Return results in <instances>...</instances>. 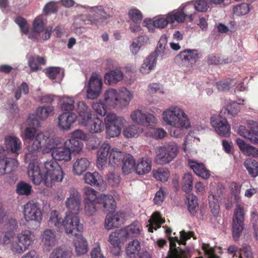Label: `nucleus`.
Returning a JSON list of instances; mask_svg holds the SVG:
<instances>
[{
  "instance_id": "f257e3e1",
  "label": "nucleus",
  "mask_w": 258,
  "mask_h": 258,
  "mask_svg": "<svg viewBox=\"0 0 258 258\" xmlns=\"http://www.w3.org/2000/svg\"><path fill=\"white\" fill-rule=\"evenodd\" d=\"M42 150L43 153L51 152V156L56 161H69L72 156L70 151L64 146L63 147H54L48 135L39 133L36 134L35 140L28 147L29 152L26 154V158L34 160L37 156L38 151Z\"/></svg>"
},
{
  "instance_id": "7ed1b4c3",
  "label": "nucleus",
  "mask_w": 258,
  "mask_h": 258,
  "mask_svg": "<svg viewBox=\"0 0 258 258\" xmlns=\"http://www.w3.org/2000/svg\"><path fill=\"white\" fill-rule=\"evenodd\" d=\"M125 120L113 113L108 114L105 118L106 136L113 138L118 136Z\"/></svg>"
},
{
  "instance_id": "ea45409f",
  "label": "nucleus",
  "mask_w": 258,
  "mask_h": 258,
  "mask_svg": "<svg viewBox=\"0 0 258 258\" xmlns=\"http://www.w3.org/2000/svg\"><path fill=\"white\" fill-rule=\"evenodd\" d=\"M122 72L117 69L114 70L106 73L104 76L105 82L109 84H116L123 79Z\"/></svg>"
},
{
  "instance_id": "3c124183",
  "label": "nucleus",
  "mask_w": 258,
  "mask_h": 258,
  "mask_svg": "<svg viewBox=\"0 0 258 258\" xmlns=\"http://www.w3.org/2000/svg\"><path fill=\"white\" fill-rule=\"evenodd\" d=\"M54 107L51 106H40L36 111V114L40 119H45L49 115L53 114Z\"/></svg>"
},
{
  "instance_id": "20e7f679",
  "label": "nucleus",
  "mask_w": 258,
  "mask_h": 258,
  "mask_svg": "<svg viewBox=\"0 0 258 258\" xmlns=\"http://www.w3.org/2000/svg\"><path fill=\"white\" fill-rule=\"evenodd\" d=\"M211 0H197L194 6L188 4L178 12V23L183 22L185 18L188 16L190 21L193 20V15L191 13L192 10L195 9L200 12H205L211 5Z\"/></svg>"
},
{
  "instance_id": "bb28decb",
  "label": "nucleus",
  "mask_w": 258,
  "mask_h": 258,
  "mask_svg": "<svg viewBox=\"0 0 258 258\" xmlns=\"http://www.w3.org/2000/svg\"><path fill=\"white\" fill-rule=\"evenodd\" d=\"M165 222V219L162 217V215L159 212L156 211L154 212L148 221L149 224L147 225L148 231L153 233L154 229L157 230L160 228L161 225Z\"/></svg>"
},
{
  "instance_id": "412c9836",
  "label": "nucleus",
  "mask_w": 258,
  "mask_h": 258,
  "mask_svg": "<svg viewBox=\"0 0 258 258\" xmlns=\"http://www.w3.org/2000/svg\"><path fill=\"white\" fill-rule=\"evenodd\" d=\"M126 234V233L125 231L119 229L111 233L109 235V242L114 248H117L118 251L115 253L116 255L119 254L121 244L126 239L125 236H124Z\"/></svg>"
},
{
  "instance_id": "9b49d317",
  "label": "nucleus",
  "mask_w": 258,
  "mask_h": 258,
  "mask_svg": "<svg viewBox=\"0 0 258 258\" xmlns=\"http://www.w3.org/2000/svg\"><path fill=\"white\" fill-rule=\"evenodd\" d=\"M69 196L65 202L69 213L78 215L82 210L81 195L76 189L71 188L69 190Z\"/></svg>"
},
{
  "instance_id": "39448f33",
  "label": "nucleus",
  "mask_w": 258,
  "mask_h": 258,
  "mask_svg": "<svg viewBox=\"0 0 258 258\" xmlns=\"http://www.w3.org/2000/svg\"><path fill=\"white\" fill-rule=\"evenodd\" d=\"M177 152V146L170 143L159 149V153L156 155V162L164 165L170 162L176 157Z\"/></svg>"
},
{
  "instance_id": "a19ab883",
  "label": "nucleus",
  "mask_w": 258,
  "mask_h": 258,
  "mask_svg": "<svg viewBox=\"0 0 258 258\" xmlns=\"http://www.w3.org/2000/svg\"><path fill=\"white\" fill-rule=\"evenodd\" d=\"M122 163V171L125 175L131 173L135 169V160L133 156L130 154H126Z\"/></svg>"
},
{
  "instance_id": "603ef678",
  "label": "nucleus",
  "mask_w": 258,
  "mask_h": 258,
  "mask_svg": "<svg viewBox=\"0 0 258 258\" xmlns=\"http://www.w3.org/2000/svg\"><path fill=\"white\" fill-rule=\"evenodd\" d=\"M153 177L158 181L165 182L167 181L170 176L169 171L165 168H159L152 171Z\"/></svg>"
},
{
  "instance_id": "6e6d98bb",
  "label": "nucleus",
  "mask_w": 258,
  "mask_h": 258,
  "mask_svg": "<svg viewBox=\"0 0 258 258\" xmlns=\"http://www.w3.org/2000/svg\"><path fill=\"white\" fill-rule=\"evenodd\" d=\"M209 200L211 212L214 216L216 217L218 216L220 211L218 199L216 196L213 194H210L209 196Z\"/></svg>"
},
{
  "instance_id": "2f4dec72",
  "label": "nucleus",
  "mask_w": 258,
  "mask_h": 258,
  "mask_svg": "<svg viewBox=\"0 0 258 258\" xmlns=\"http://www.w3.org/2000/svg\"><path fill=\"white\" fill-rule=\"evenodd\" d=\"M122 216L118 213L112 214L109 213L105 221V228L108 230L113 228H117L120 225L122 222L121 220Z\"/></svg>"
},
{
  "instance_id": "8fccbe9b",
  "label": "nucleus",
  "mask_w": 258,
  "mask_h": 258,
  "mask_svg": "<svg viewBox=\"0 0 258 258\" xmlns=\"http://www.w3.org/2000/svg\"><path fill=\"white\" fill-rule=\"evenodd\" d=\"M244 166L248 174L252 177L258 175V162L252 159H247L244 162Z\"/></svg>"
},
{
  "instance_id": "5fc2aeb1",
  "label": "nucleus",
  "mask_w": 258,
  "mask_h": 258,
  "mask_svg": "<svg viewBox=\"0 0 258 258\" xmlns=\"http://www.w3.org/2000/svg\"><path fill=\"white\" fill-rule=\"evenodd\" d=\"M181 59L188 61L195 62L199 57L197 50H186L181 52L178 55Z\"/></svg>"
},
{
  "instance_id": "f03ea898",
  "label": "nucleus",
  "mask_w": 258,
  "mask_h": 258,
  "mask_svg": "<svg viewBox=\"0 0 258 258\" xmlns=\"http://www.w3.org/2000/svg\"><path fill=\"white\" fill-rule=\"evenodd\" d=\"M46 172L44 174V184L48 187L53 186L55 182H60L63 178L62 168L54 159L48 160L44 164Z\"/></svg>"
},
{
  "instance_id": "0eeeda50",
  "label": "nucleus",
  "mask_w": 258,
  "mask_h": 258,
  "mask_svg": "<svg viewBox=\"0 0 258 258\" xmlns=\"http://www.w3.org/2000/svg\"><path fill=\"white\" fill-rule=\"evenodd\" d=\"M97 194L98 192L91 187L84 189L85 212L87 216L94 215L99 206L98 202H97Z\"/></svg>"
},
{
  "instance_id": "423d86ee",
  "label": "nucleus",
  "mask_w": 258,
  "mask_h": 258,
  "mask_svg": "<svg viewBox=\"0 0 258 258\" xmlns=\"http://www.w3.org/2000/svg\"><path fill=\"white\" fill-rule=\"evenodd\" d=\"M62 226L65 232L72 236H77L78 232H82L83 225L80 223L78 215L67 213L64 219L62 221Z\"/></svg>"
},
{
  "instance_id": "f704fd0d",
  "label": "nucleus",
  "mask_w": 258,
  "mask_h": 258,
  "mask_svg": "<svg viewBox=\"0 0 258 258\" xmlns=\"http://www.w3.org/2000/svg\"><path fill=\"white\" fill-rule=\"evenodd\" d=\"M152 161L146 158H142L138 160L135 167L136 173L139 175H143L149 173L151 170Z\"/></svg>"
},
{
  "instance_id": "49530a36",
  "label": "nucleus",
  "mask_w": 258,
  "mask_h": 258,
  "mask_svg": "<svg viewBox=\"0 0 258 258\" xmlns=\"http://www.w3.org/2000/svg\"><path fill=\"white\" fill-rule=\"evenodd\" d=\"M46 60L43 57L39 55L31 56L29 57L28 60V66L31 72H34L40 70L38 64L40 65H45Z\"/></svg>"
},
{
  "instance_id": "6ab92c4d",
  "label": "nucleus",
  "mask_w": 258,
  "mask_h": 258,
  "mask_svg": "<svg viewBox=\"0 0 258 258\" xmlns=\"http://www.w3.org/2000/svg\"><path fill=\"white\" fill-rule=\"evenodd\" d=\"M175 21H177V11H173L172 13H168L166 17L156 18L153 22V26L155 27L163 29L168 24H171V28L173 29V24Z\"/></svg>"
},
{
  "instance_id": "c9c22d12",
  "label": "nucleus",
  "mask_w": 258,
  "mask_h": 258,
  "mask_svg": "<svg viewBox=\"0 0 258 258\" xmlns=\"http://www.w3.org/2000/svg\"><path fill=\"white\" fill-rule=\"evenodd\" d=\"M85 183L93 186L99 187L103 181L102 176L97 172H86L84 176Z\"/></svg>"
},
{
  "instance_id": "393cba45",
  "label": "nucleus",
  "mask_w": 258,
  "mask_h": 258,
  "mask_svg": "<svg viewBox=\"0 0 258 258\" xmlns=\"http://www.w3.org/2000/svg\"><path fill=\"white\" fill-rule=\"evenodd\" d=\"M165 228V233L169 241V249L166 258H177V249L176 247V243L177 242V237L170 236L172 229L168 226H163Z\"/></svg>"
},
{
  "instance_id": "dca6fc26",
  "label": "nucleus",
  "mask_w": 258,
  "mask_h": 258,
  "mask_svg": "<svg viewBox=\"0 0 258 258\" xmlns=\"http://www.w3.org/2000/svg\"><path fill=\"white\" fill-rule=\"evenodd\" d=\"M80 125L85 126L86 130L92 134L100 133L104 129V123L103 121L98 117L93 118L92 116L83 120Z\"/></svg>"
},
{
  "instance_id": "e2e57ef3",
  "label": "nucleus",
  "mask_w": 258,
  "mask_h": 258,
  "mask_svg": "<svg viewBox=\"0 0 258 258\" xmlns=\"http://www.w3.org/2000/svg\"><path fill=\"white\" fill-rule=\"evenodd\" d=\"M128 15L130 19L134 23H140L143 19V14L142 12L137 8L131 9L128 12Z\"/></svg>"
},
{
  "instance_id": "37998d69",
  "label": "nucleus",
  "mask_w": 258,
  "mask_h": 258,
  "mask_svg": "<svg viewBox=\"0 0 258 258\" xmlns=\"http://www.w3.org/2000/svg\"><path fill=\"white\" fill-rule=\"evenodd\" d=\"M141 227L140 223L136 221L125 228L121 229L122 231L126 232V234L124 236L127 239L129 237H135L139 235L141 232Z\"/></svg>"
},
{
  "instance_id": "ddd939ff",
  "label": "nucleus",
  "mask_w": 258,
  "mask_h": 258,
  "mask_svg": "<svg viewBox=\"0 0 258 258\" xmlns=\"http://www.w3.org/2000/svg\"><path fill=\"white\" fill-rule=\"evenodd\" d=\"M211 123L218 135L223 137H228L230 135V126L227 119L222 116V112L219 115L211 118Z\"/></svg>"
},
{
  "instance_id": "774afa93",
  "label": "nucleus",
  "mask_w": 258,
  "mask_h": 258,
  "mask_svg": "<svg viewBox=\"0 0 258 258\" xmlns=\"http://www.w3.org/2000/svg\"><path fill=\"white\" fill-rule=\"evenodd\" d=\"M255 124L256 125L250 130L247 140L251 143L256 144H258V125Z\"/></svg>"
},
{
  "instance_id": "4c0bfd02",
  "label": "nucleus",
  "mask_w": 258,
  "mask_h": 258,
  "mask_svg": "<svg viewBox=\"0 0 258 258\" xmlns=\"http://www.w3.org/2000/svg\"><path fill=\"white\" fill-rule=\"evenodd\" d=\"M185 204L190 213L195 215L198 209L199 204L197 197L193 193L188 192L185 195Z\"/></svg>"
},
{
  "instance_id": "72a5a7b5",
  "label": "nucleus",
  "mask_w": 258,
  "mask_h": 258,
  "mask_svg": "<svg viewBox=\"0 0 258 258\" xmlns=\"http://www.w3.org/2000/svg\"><path fill=\"white\" fill-rule=\"evenodd\" d=\"M157 57L155 53H151L150 55L144 60L140 68V72L143 74L149 73L154 69L156 64Z\"/></svg>"
},
{
  "instance_id": "864d4df0",
  "label": "nucleus",
  "mask_w": 258,
  "mask_h": 258,
  "mask_svg": "<svg viewBox=\"0 0 258 258\" xmlns=\"http://www.w3.org/2000/svg\"><path fill=\"white\" fill-rule=\"evenodd\" d=\"M62 218L59 213L56 211H52L50 213V216L48 221V224L50 226H54L56 228L62 226Z\"/></svg>"
},
{
  "instance_id": "aec40b11",
  "label": "nucleus",
  "mask_w": 258,
  "mask_h": 258,
  "mask_svg": "<svg viewBox=\"0 0 258 258\" xmlns=\"http://www.w3.org/2000/svg\"><path fill=\"white\" fill-rule=\"evenodd\" d=\"M77 118V115L76 113L62 112L58 117V126L61 130L68 131Z\"/></svg>"
},
{
  "instance_id": "79ce46f5",
  "label": "nucleus",
  "mask_w": 258,
  "mask_h": 258,
  "mask_svg": "<svg viewBox=\"0 0 258 258\" xmlns=\"http://www.w3.org/2000/svg\"><path fill=\"white\" fill-rule=\"evenodd\" d=\"M65 147H67L70 151L71 154L79 153L82 149L83 144L80 140L71 138L67 140L64 143Z\"/></svg>"
},
{
  "instance_id": "a211bd4d",
  "label": "nucleus",
  "mask_w": 258,
  "mask_h": 258,
  "mask_svg": "<svg viewBox=\"0 0 258 258\" xmlns=\"http://www.w3.org/2000/svg\"><path fill=\"white\" fill-rule=\"evenodd\" d=\"M19 162L15 158L4 157L0 159V175L9 174L18 166Z\"/></svg>"
},
{
  "instance_id": "09e8293b",
  "label": "nucleus",
  "mask_w": 258,
  "mask_h": 258,
  "mask_svg": "<svg viewBox=\"0 0 258 258\" xmlns=\"http://www.w3.org/2000/svg\"><path fill=\"white\" fill-rule=\"evenodd\" d=\"M191 126L187 115L181 109L178 108V130H186Z\"/></svg>"
},
{
  "instance_id": "bf43d9fd",
  "label": "nucleus",
  "mask_w": 258,
  "mask_h": 258,
  "mask_svg": "<svg viewBox=\"0 0 258 258\" xmlns=\"http://www.w3.org/2000/svg\"><path fill=\"white\" fill-rule=\"evenodd\" d=\"M167 43V37L165 35H162L158 41L156 50L153 53H155L156 56L159 54L162 56L165 52L166 46Z\"/></svg>"
},
{
  "instance_id": "de8ad7c7",
  "label": "nucleus",
  "mask_w": 258,
  "mask_h": 258,
  "mask_svg": "<svg viewBox=\"0 0 258 258\" xmlns=\"http://www.w3.org/2000/svg\"><path fill=\"white\" fill-rule=\"evenodd\" d=\"M140 249V243L138 240L135 239L128 243L126 248V253L130 258H135L138 254Z\"/></svg>"
},
{
  "instance_id": "9d476101",
  "label": "nucleus",
  "mask_w": 258,
  "mask_h": 258,
  "mask_svg": "<svg viewBox=\"0 0 258 258\" xmlns=\"http://www.w3.org/2000/svg\"><path fill=\"white\" fill-rule=\"evenodd\" d=\"M34 237L33 232L28 230L22 231L17 236L19 243L22 245L18 243L14 244L12 247L13 251L19 253L23 252L33 243Z\"/></svg>"
},
{
  "instance_id": "4d7b16f0",
  "label": "nucleus",
  "mask_w": 258,
  "mask_h": 258,
  "mask_svg": "<svg viewBox=\"0 0 258 258\" xmlns=\"http://www.w3.org/2000/svg\"><path fill=\"white\" fill-rule=\"evenodd\" d=\"M193 186V178L190 173H185L182 178V189L186 192H190Z\"/></svg>"
},
{
  "instance_id": "13d9d810",
  "label": "nucleus",
  "mask_w": 258,
  "mask_h": 258,
  "mask_svg": "<svg viewBox=\"0 0 258 258\" xmlns=\"http://www.w3.org/2000/svg\"><path fill=\"white\" fill-rule=\"evenodd\" d=\"M16 191L19 195L29 196L32 191V186L23 181H21L17 184Z\"/></svg>"
},
{
  "instance_id": "c85d7f7f",
  "label": "nucleus",
  "mask_w": 258,
  "mask_h": 258,
  "mask_svg": "<svg viewBox=\"0 0 258 258\" xmlns=\"http://www.w3.org/2000/svg\"><path fill=\"white\" fill-rule=\"evenodd\" d=\"M126 154L117 148H112L109 156V164L112 167L121 165Z\"/></svg>"
},
{
  "instance_id": "c756f323",
  "label": "nucleus",
  "mask_w": 258,
  "mask_h": 258,
  "mask_svg": "<svg viewBox=\"0 0 258 258\" xmlns=\"http://www.w3.org/2000/svg\"><path fill=\"white\" fill-rule=\"evenodd\" d=\"M236 142L240 151L244 155L253 157H258V149L255 147L246 143L240 138L236 139Z\"/></svg>"
},
{
  "instance_id": "a18cd8bd",
  "label": "nucleus",
  "mask_w": 258,
  "mask_h": 258,
  "mask_svg": "<svg viewBox=\"0 0 258 258\" xmlns=\"http://www.w3.org/2000/svg\"><path fill=\"white\" fill-rule=\"evenodd\" d=\"M75 100L73 97L64 96L60 105V108L62 112L74 113L72 112V111L75 108Z\"/></svg>"
},
{
  "instance_id": "6e6552de",
  "label": "nucleus",
  "mask_w": 258,
  "mask_h": 258,
  "mask_svg": "<svg viewBox=\"0 0 258 258\" xmlns=\"http://www.w3.org/2000/svg\"><path fill=\"white\" fill-rule=\"evenodd\" d=\"M24 218L26 221L40 223L42 219V211L38 203L33 201L27 203L24 206Z\"/></svg>"
},
{
  "instance_id": "5701e85b",
  "label": "nucleus",
  "mask_w": 258,
  "mask_h": 258,
  "mask_svg": "<svg viewBox=\"0 0 258 258\" xmlns=\"http://www.w3.org/2000/svg\"><path fill=\"white\" fill-rule=\"evenodd\" d=\"M176 112V107H175L173 109H167L163 113V120L167 124L171 125L173 127V133L172 134V130H171V135L176 137V126L177 123V114Z\"/></svg>"
},
{
  "instance_id": "58836bf2",
  "label": "nucleus",
  "mask_w": 258,
  "mask_h": 258,
  "mask_svg": "<svg viewBox=\"0 0 258 258\" xmlns=\"http://www.w3.org/2000/svg\"><path fill=\"white\" fill-rule=\"evenodd\" d=\"M90 164L86 158H78L73 164V171L75 174L80 175L87 170Z\"/></svg>"
},
{
  "instance_id": "473e14b6",
  "label": "nucleus",
  "mask_w": 258,
  "mask_h": 258,
  "mask_svg": "<svg viewBox=\"0 0 258 258\" xmlns=\"http://www.w3.org/2000/svg\"><path fill=\"white\" fill-rule=\"evenodd\" d=\"M5 144L12 153L17 155L19 154L21 150V142L19 138L14 136L7 137L5 138Z\"/></svg>"
},
{
  "instance_id": "e433bc0d",
  "label": "nucleus",
  "mask_w": 258,
  "mask_h": 258,
  "mask_svg": "<svg viewBox=\"0 0 258 258\" xmlns=\"http://www.w3.org/2000/svg\"><path fill=\"white\" fill-rule=\"evenodd\" d=\"M77 111L79 115V123L80 124L84 120L92 116L91 110L84 101H79L77 104Z\"/></svg>"
},
{
  "instance_id": "680f3d73",
  "label": "nucleus",
  "mask_w": 258,
  "mask_h": 258,
  "mask_svg": "<svg viewBox=\"0 0 258 258\" xmlns=\"http://www.w3.org/2000/svg\"><path fill=\"white\" fill-rule=\"evenodd\" d=\"M142 132L140 128L135 124L129 125L124 130L123 134L127 138H132L138 136Z\"/></svg>"
},
{
  "instance_id": "c03bdc74",
  "label": "nucleus",
  "mask_w": 258,
  "mask_h": 258,
  "mask_svg": "<svg viewBox=\"0 0 258 258\" xmlns=\"http://www.w3.org/2000/svg\"><path fill=\"white\" fill-rule=\"evenodd\" d=\"M42 242L44 246H47L48 248L47 250H50V247L53 246L55 245L56 238L55 234L49 229H46L44 231L42 235Z\"/></svg>"
},
{
  "instance_id": "338daca9",
  "label": "nucleus",
  "mask_w": 258,
  "mask_h": 258,
  "mask_svg": "<svg viewBox=\"0 0 258 258\" xmlns=\"http://www.w3.org/2000/svg\"><path fill=\"white\" fill-rule=\"evenodd\" d=\"M29 92V88L28 84L23 82L18 87L17 89L15 92V97L17 100H19L21 97V93L24 95H27Z\"/></svg>"
},
{
  "instance_id": "2eb2a0df",
  "label": "nucleus",
  "mask_w": 258,
  "mask_h": 258,
  "mask_svg": "<svg viewBox=\"0 0 258 258\" xmlns=\"http://www.w3.org/2000/svg\"><path fill=\"white\" fill-rule=\"evenodd\" d=\"M29 177L34 184L38 185L41 182L44 183V175L42 173L37 162L29 163L27 170Z\"/></svg>"
},
{
  "instance_id": "69168bd1",
  "label": "nucleus",
  "mask_w": 258,
  "mask_h": 258,
  "mask_svg": "<svg viewBox=\"0 0 258 258\" xmlns=\"http://www.w3.org/2000/svg\"><path fill=\"white\" fill-rule=\"evenodd\" d=\"M250 7L248 4L243 3L233 8L234 14L238 16L244 15L249 13Z\"/></svg>"
},
{
  "instance_id": "a878e982",
  "label": "nucleus",
  "mask_w": 258,
  "mask_h": 258,
  "mask_svg": "<svg viewBox=\"0 0 258 258\" xmlns=\"http://www.w3.org/2000/svg\"><path fill=\"white\" fill-rule=\"evenodd\" d=\"M76 238L73 241L75 251L77 255H82L88 251V242L86 239L80 234L75 236Z\"/></svg>"
},
{
  "instance_id": "b1692460",
  "label": "nucleus",
  "mask_w": 258,
  "mask_h": 258,
  "mask_svg": "<svg viewBox=\"0 0 258 258\" xmlns=\"http://www.w3.org/2000/svg\"><path fill=\"white\" fill-rule=\"evenodd\" d=\"M15 22L19 26L21 31L25 34H28V38L33 41L37 40L40 37L39 33L36 32L34 30L33 32H29V26L27 21L25 19L21 16H18L15 19Z\"/></svg>"
},
{
  "instance_id": "052dcab7",
  "label": "nucleus",
  "mask_w": 258,
  "mask_h": 258,
  "mask_svg": "<svg viewBox=\"0 0 258 258\" xmlns=\"http://www.w3.org/2000/svg\"><path fill=\"white\" fill-rule=\"evenodd\" d=\"M72 252L61 248H55L50 254L49 258H71Z\"/></svg>"
},
{
  "instance_id": "4be33fe9",
  "label": "nucleus",
  "mask_w": 258,
  "mask_h": 258,
  "mask_svg": "<svg viewBox=\"0 0 258 258\" xmlns=\"http://www.w3.org/2000/svg\"><path fill=\"white\" fill-rule=\"evenodd\" d=\"M97 202H98L99 205H102L103 209L109 213L113 212L116 208V202L113 197L111 195H97Z\"/></svg>"
},
{
  "instance_id": "1a4fd4ad",
  "label": "nucleus",
  "mask_w": 258,
  "mask_h": 258,
  "mask_svg": "<svg viewBox=\"0 0 258 258\" xmlns=\"http://www.w3.org/2000/svg\"><path fill=\"white\" fill-rule=\"evenodd\" d=\"M244 213L243 208L238 204L236 206L232 220V232L234 240L236 241L243 229Z\"/></svg>"
},
{
  "instance_id": "0e129e2a",
  "label": "nucleus",
  "mask_w": 258,
  "mask_h": 258,
  "mask_svg": "<svg viewBox=\"0 0 258 258\" xmlns=\"http://www.w3.org/2000/svg\"><path fill=\"white\" fill-rule=\"evenodd\" d=\"M92 12L94 13V16L95 19H107L110 17V15L108 14L103 9L101 6H97L92 8Z\"/></svg>"
},
{
  "instance_id": "f8f14e48",
  "label": "nucleus",
  "mask_w": 258,
  "mask_h": 258,
  "mask_svg": "<svg viewBox=\"0 0 258 258\" xmlns=\"http://www.w3.org/2000/svg\"><path fill=\"white\" fill-rule=\"evenodd\" d=\"M102 87V79L100 75L92 73L87 86V95L89 99H95L100 95Z\"/></svg>"
},
{
  "instance_id": "4468645a",
  "label": "nucleus",
  "mask_w": 258,
  "mask_h": 258,
  "mask_svg": "<svg viewBox=\"0 0 258 258\" xmlns=\"http://www.w3.org/2000/svg\"><path fill=\"white\" fill-rule=\"evenodd\" d=\"M131 117L134 123L144 126H153L156 123V119L153 114H146L140 109L133 111Z\"/></svg>"
},
{
  "instance_id": "cd10ccee",
  "label": "nucleus",
  "mask_w": 258,
  "mask_h": 258,
  "mask_svg": "<svg viewBox=\"0 0 258 258\" xmlns=\"http://www.w3.org/2000/svg\"><path fill=\"white\" fill-rule=\"evenodd\" d=\"M110 149V144L107 142H105L98 149L97 153V166L98 168H102L106 164Z\"/></svg>"
},
{
  "instance_id": "7c9ffc66",
  "label": "nucleus",
  "mask_w": 258,
  "mask_h": 258,
  "mask_svg": "<svg viewBox=\"0 0 258 258\" xmlns=\"http://www.w3.org/2000/svg\"><path fill=\"white\" fill-rule=\"evenodd\" d=\"M119 95L116 90L110 89L104 94V103L109 108L115 107L118 104Z\"/></svg>"
},
{
  "instance_id": "f3484780",
  "label": "nucleus",
  "mask_w": 258,
  "mask_h": 258,
  "mask_svg": "<svg viewBox=\"0 0 258 258\" xmlns=\"http://www.w3.org/2000/svg\"><path fill=\"white\" fill-rule=\"evenodd\" d=\"M188 164L189 168L197 176L204 179H208L210 178L211 176L210 171L207 169L203 163L195 160L188 159Z\"/></svg>"
}]
</instances>
